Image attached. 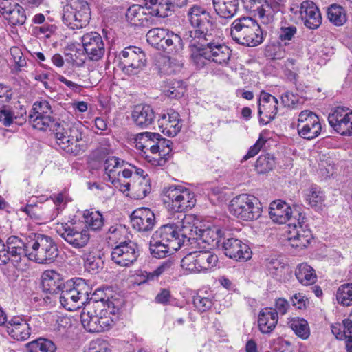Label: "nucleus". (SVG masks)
Returning <instances> with one entry per match:
<instances>
[{"instance_id":"nucleus-1","label":"nucleus","mask_w":352,"mask_h":352,"mask_svg":"<svg viewBox=\"0 0 352 352\" xmlns=\"http://www.w3.org/2000/svg\"><path fill=\"white\" fill-rule=\"evenodd\" d=\"M181 217L182 221L164 225L153 234L149 248L153 257L164 258L186 243H190L193 236V225L190 218L184 215Z\"/></svg>"},{"instance_id":"nucleus-2","label":"nucleus","mask_w":352,"mask_h":352,"mask_svg":"<svg viewBox=\"0 0 352 352\" xmlns=\"http://www.w3.org/2000/svg\"><path fill=\"white\" fill-rule=\"evenodd\" d=\"M100 289H97L92 294L89 303H92L91 308L85 309L80 314V321L84 328L90 333H99L109 329L118 319L120 302L116 299L104 300L98 298Z\"/></svg>"},{"instance_id":"nucleus-3","label":"nucleus","mask_w":352,"mask_h":352,"mask_svg":"<svg viewBox=\"0 0 352 352\" xmlns=\"http://www.w3.org/2000/svg\"><path fill=\"white\" fill-rule=\"evenodd\" d=\"M195 14L198 16V23L199 32L202 33L206 54L209 57L210 62H214L217 64L226 65L228 63L232 50L226 45L219 43L217 40L214 33V24L211 20L210 14L201 6L195 5L192 6Z\"/></svg>"},{"instance_id":"nucleus-4","label":"nucleus","mask_w":352,"mask_h":352,"mask_svg":"<svg viewBox=\"0 0 352 352\" xmlns=\"http://www.w3.org/2000/svg\"><path fill=\"white\" fill-rule=\"evenodd\" d=\"M50 128L56 144L66 153L78 155L85 151V144L81 143L83 130L81 122H55Z\"/></svg>"},{"instance_id":"nucleus-5","label":"nucleus","mask_w":352,"mask_h":352,"mask_svg":"<svg viewBox=\"0 0 352 352\" xmlns=\"http://www.w3.org/2000/svg\"><path fill=\"white\" fill-rule=\"evenodd\" d=\"M162 196L168 210L179 213L177 221H182L181 215L191 219L184 214L196 204L195 195L191 190L182 186H171L164 188Z\"/></svg>"},{"instance_id":"nucleus-6","label":"nucleus","mask_w":352,"mask_h":352,"mask_svg":"<svg viewBox=\"0 0 352 352\" xmlns=\"http://www.w3.org/2000/svg\"><path fill=\"white\" fill-rule=\"evenodd\" d=\"M188 21L193 28V30L186 32L184 35V40L188 43V47L190 51V59L192 63L199 69L203 68L210 62L209 57L206 54V48L203 39V35L199 32L198 16L195 14L193 7H191L188 12Z\"/></svg>"},{"instance_id":"nucleus-7","label":"nucleus","mask_w":352,"mask_h":352,"mask_svg":"<svg viewBox=\"0 0 352 352\" xmlns=\"http://www.w3.org/2000/svg\"><path fill=\"white\" fill-rule=\"evenodd\" d=\"M28 260L38 263H50L58 255L56 243L48 236L32 233L28 236Z\"/></svg>"},{"instance_id":"nucleus-8","label":"nucleus","mask_w":352,"mask_h":352,"mask_svg":"<svg viewBox=\"0 0 352 352\" xmlns=\"http://www.w3.org/2000/svg\"><path fill=\"white\" fill-rule=\"evenodd\" d=\"M212 236L215 234L216 239H211V245H216L226 256L237 261H246L252 256L249 246L234 237H226L220 230H211Z\"/></svg>"},{"instance_id":"nucleus-9","label":"nucleus","mask_w":352,"mask_h":352,"mask_svg":"<svg viewBox=\"0 0 352 352\" xmlns=\"http://www.w3.org/2000/svg\"><path fill=\"white\" fill-rule=\"evenodd\" d=\"M91 287L87 282L79 278L72 287H65L59 294V302L63 307L68 311H75L82 307L89 300Z\"/></svg>"},{"instance_id":"nucleus-10","label":"nucleus","mask_w":352,"mask_h":352,"mask_svg":"<svg viewBox=\"0 0 352 352\" xmlns=\"http://www.w3.org/2000/svg\"><path fill=\"white\" fill-rule=\"evenodd\" d=\"M229 210L233 216L243 221L256 220L263 212L258 199L249 194H241L234 197L230 201Z\"/></svg>"},{"instance_id":"nucleus-11","label":"nucleus","mask_w":352,"mask_h":352,"mask_svg":"<svg viewBox=\"0 0 352 352\" xmlns=\"http://www.w3.org/2000/svg\"><path fill=\"white\" fill-rule=\"evenodd\" d=\"M122 177L132 179V182L122 183V186L119 188L122 192L131 191V196L135 199H142L150 193V178L143 169L130 165L129 168H124Z\"/></svg>"},{"instance_id":"nucleus-12","label":"nucleus","mask_w":352,"mask_h":352,"mask_svg":"<svg viewBox=\"0 0 352 352\" xmlns=\"http://www.w3.org/2000/svg\"><path fill=\"white\" fill-rule=\"evenodd\" d=\"M90 19L91 12L86 0H67L63 8V22L72 30L85 27Z\"/></svg>"},{"instance_id":"nucleus-13","label":"nucleus","mask_w":352,"mask_h":352,"mask_svg":"<svg viewBox=\"0 0 352 352\" xmlns=\"http://www.w3.org/2000/svg\"><path fill=\"white\" fill-rule=\"evenodd\" d=\"M120 67L122 72L129 76L138 74L146 65L144 52L138 47L129 46L118 55Z\"/></svg>"},{"instance_id":"nucleus-14","label":"nucleus","mask_w":352,"mask_h":352,"mask_svg":"<svg viewBox=\"0 0 352 352\" xmlns=\"http://www.w3.org/2000/svg\"><path fill=\"white\" fill-rule=\"evenodd\" d=\"M295 214L298 216V218H294V221L288 224L289 227H294L293 230L289 232L288 241L291 246L303 249L310 243L312 235L305 223V215L299 211H296Z\"/></svg>"},{"instance_id":"nucleus-15","label":"nucleus","mask_w":352,"mask_h":352,"mask_svg":"<svg viewBox=\"0 0 352 352\" xmlns=\"http://www.w3.org/2000/svg\"><path fill=\"white\" fill-rule=\"evenodd\" d=\"M52 113L50 102L45 100L36 101L28 116L29 122L33 128L45 131L49 127H52L55 123L54 118L51 116Z\"/></svg>"},{"instance_id":"nucleus-16","label":"nucleus","mask_w":352,"mask_h":352,"mask_svg":"<svg viewBox=\"0 0 352 352\" xmlns=\"http://www.w3.org/2000/svg\"><path fill=\"white\" fill-rule=\"evenodd\" d=\"M297 130L304 139L311 140L318 137L322 131L319 117L309 110L301 111L298 115Z\"/></svg>"},{"instance_id":"nucleus-17","label":"nucleus","mask_w":352,"mask_h":352,"mask_svg":"<svg viewBox=\"0 0 352 352\" xmlns=\"http://www.w3.org/2000/svg\"><path fill=\"white\" fill-rule=\"evenodd\" d=\"M285 0H243L248 8L252 10L257 3H261L256 8L258 17L263 23L268 24L274 21L275 16L284 8Z\"/></svg>"},{"instance_id":"nucleus-18","label":"nucleus","mask_w":352,"mask_h":352,"mask_svg":"<svg viewBox=\"0 0 352 352\" xmlns=\"http://www.w3.org/2000/svg\"><path fill=\"white\" fill-rule=\"evenodd\" d=\"M330 126L342 136H352V111L337 107L328 116Z\"/></svg>"},{"instance_id":"nucleus-19","label":"nucleus","mask_w":352,"mask_h":352,"mask_svg":"<svg viewBox=\"0 0 352 352\" xmlns=\"http://www.w3.org/2000/svg\"><path fill=\"white\" fill-rule=\"evenodd\" d=\"M111 256L112 261L118 265L128 267L139 256L138 245L132 241L121 242L113 248Z\"/></svg>"},{"instance_id":"nucleus-20","label":"nucleus","mask_w":352,"mask_h":352,"mask_svg":"<svg viewBox=\"0 0 352 352\" xmlns=\"http://www.w3.org/2000/svg\"><path fill=\"white\" fill-rule=\"evenodd\" d=\"M57 233L67 243L76 249L85 247L90 239V234L87 229H78L67 223L62 224L57 229Z\"/></svg>"},{"instance_id":"nucleus-21","label":"nucleus","mask_w":352,"mask_h":352,"mask_svg":"<svg viewBox=\"0 0 352 352\" xmlns=\"http://www.w3.org/2000/svg\"><path fill=\"white\" fill-rule=\"evenodd\" d=\"M290 10L294 14L298 12L305 27L310 30L318 28L322 23L320 12L311 1H305L300 7H292Z\"/></svg>"},{"instance_id":"nucleus-22","label":"nucleus","mask_w":352,"mask_h":352,"mask_svg":"<svg viewBox=\"0 0 352 352\" xmlns=\"http://www.w3.org/2000/svg\"><path fill=\"white\" fill-rule=\"evenodd\" d=\"M83 49L88 58L93 61L101 59L105 52L104 43L101 35L96 32H90L81 37Z\"/></svg>"},{"instance_id":"nucleus-23","label":"nucleus","mask_w":352,"mask_h":352,"mask_svg":"<svg viewBox=\"0 0 352 352\" xmlns=\"http://www.w3.org/2000/svg\"><path fill=\"white\" fill-rule=\"evenodd\" d=\"M28 243V236L22 239L16 236H11L6 241L7 256L8 262L19 263L24 258L28 259L30 248Z\"/></svg>"},{"instance_id":"nucleus-24","label":"nucleus","mask_w":352,"mask_h":352,"mask_svg":"<svg viewBox=\"0 0 352 352\" xmlns=\"http://www.w3.org/2000/svg\"><path fill=\"white\" fill-rule=\"evenodd\" d=\"M0 16L11 25H21L26 20L24 9L13 0H0Z\"/></svg>"},{"instance_id":"nucleus-25","label":"nucleus","mask_w":352,"mask_h":352,"mask_svg":"<svg viewBox=\"0 0 352 352\" xmlns=\"http://www.w3.org/2000/svg\"><path fill=\"white\" fill-rule=\"evenodd\" d=\"M131 221L133 228L140 232H151L156 222L153 212L148 208H140L134 210Z\"/></svg>"},{"instance_id":"nucleus-26","label":"nucleus","mask_w":352,"mask_h":352,"mask_svg":"<svg viewBox=\"0 0 352 352\" xmlns=\"http://www.w3.org/2000/svg\"><path fill=\"white\" fill-rule=\"evenodd\" d=\"M157 125L163 133L170 137L175 136L182 126L179 114L173 109L162 113L157 120Z\"/></svg>"},{"instance_id":"nucleus-27","label":"nucleus","mask_w":352,"mask_h":352,"mask_svg":"<svg viewBox=\"0 0 352 352\" xmlns=\"http://www.w3.org/2000/svg\"><path fill=\"white\" fill-rule=\"evenodd\" d=\"M131 118L137 126L146 129L153 123L155 115L149 105L138 104L133 108Z\"/></svg>"},{"instance_id":"nucleus-28","label":"nucleus","mask_w":352,"mask_h":352,"mask_svg":"<svg viewBox=\"0 0 352 352\" xmlns=\"http://www.w3.org/2000/svg\"><path fill=\"white\" fill-rule=\"evenodd\" d=\"M8 334L17 340H25L30 336V327L25 320L19 317H13L7 324Z\"/></svg>"},{"instance_id":"nucleus-29","label":"nucleus","mask_w":352,"mask_h":352,"mask_svg":"<svg viewBox=\"0 0 352 352\" xmlns=\"http://www.w3.org/2000/svg\"><path fill=\"white\" fill-rule=\"evenodd\" d=\"M278 99L275 96L262 91L258 99V115L263 114L269 120H274L278 113Z\"/></svg>"},{"instance_id":"nucleus-30","label":"nucleus","mask_w":352,"mask_h":352,"mask_svg":"<svg viewBox=\"0 0 352 352\" xmlns=\"http://www.w3.org/2000/svg\"><path fill=\"white\" fill-rule=\"evenodd\" d=\"M124 165V162L121 161L116 157H109L106 159L104 164L108 180L117 188H121L122 186V183L119 176L121 173H122Z\"/></svg>"},{"instance_id":"nucleus-31","label":"nucleus","mask_w":352,"mask_h":352,"mask_svg":"<svg viewBox=\"0 0 352 352\" xmlns=\"http://www.w3.org/2000/svg\"><path fill=\"white\" fill-rule=\"evenodd\" d=\"M146 9L140 5H133L126 11V17L127 21L134 26H148L151 14L146 13Z\"/></svg>"},{"instance_id":"nucleus-32","label":"nucleus","mask_w":352,"mask_h":352,"mask_svg":"<svg viewBox=\"0 0 352 352\" xmlns=\"http://www.w3.org/2000/svg\"><path fill=\"white\" fill-rule=\"evenodd\" d=\"M278 320V314L271 307L263 309L258 315V323L263 333H269L276 327Z\"/></svg>"},{"instance_id":"nucleus-33","label":"nucleus","mask_w":352,"mask_h":352,"mask_svg":"<svg viewBox=\"0 0 352 352\" xmlns=\"http://www.w3.org/2000/svg\"><path fill=\"white\" fill-rule=\"evenodd\" d=\"M255 20L249 16H243L235 19L231 25L230 34L238 43L244 39L246 32L252 27Z\"/></svg>"},{"instance_id":"nucleus-34","label":"nucleus","mask_w":352,"mask_h":352,"mask_svg":"<svg viewBox=\"0 0 352 352\" xmlns=\"http://www.w3.org/2000/svg\"><path fill=\"white\" fill-rule=\"evenodd\" d=\"M160 135L157 133L144 132L138 134L135 138V148L145 154L150 151L153 155L155 150V141Z\"/></svg>"},{"instance_id":"nucleus-35","label":"nucleus","mask_w":352,"mask_h":352,"mask_svg":"<svg viewBox=\"0 0 352 352\" xmlns=\"http://www.w3.org/2000/svg\"><path fill=\"white\" fill-rule=\"evenodd\" d=\"M216 13L221 18L231 19L239 10V0H212Z\"/></svg>"},{"instance_id":"nucleus-36","label":"nucleus","mask_w":352,"mask_h":352,"mask_svg":"<svg viewBox=\"0 0 352 352\" xmlns=\"http://www.w3.org/2000/svg\"><path fill=\"white\" fill-rule=\"evenodd\" d=\"M155 142L154 155H155L156 157H152L153 160V164L162 166L166 160V156L168 155L172 151L171 146L173 143L170 140L162 138L161 136L157 137Z\"/></svg>"},{"instance_id":"nucleus-37","label":"nucleus","mask_w":352,"mask_h":352,"mask_svg":"<svg viewBox=\"0 0 352 352\" xmlns=\"http://www.w3.org/2000/svg\"><path fill=\"white\" fill-rule=\"evenodd\" d=\"M62 285V278L54 270H47L42 275V286L45 292L55 294Z\"/></svg>"},{"instance_id":"nucleus-38","label":"nucleus","mask_w":352,"mask_h":352,"mask_svg":"<svg viewBox=\"0 0 352 352\" xmlns=\"http://www.w3.org/2000/svg\"><path fill=\"white\" fill-rule=\"evenodd\" d=\"M161 50L172 55H180L184 50V43L181 36L168 31V34L164 41Z\"/></svg>"},{"instance_id":"nucleus-39","label":"nucleus","mask_w":352,"mask_h":352,"mask_svg":"<svg viewBox=\"0 0 352 352\" xmlns=\"http://www.w3.org/2000/svg\"><path fill=\"white\" fill-rule=\"evenodd\" d=\"M158 63L159 72L163 74H172L176 73L183 67L182 59L177 58L161 57Z\"/></svg>"},{"instance_id":"nucleus-40","label":"nucleus","mask_w":352,"mask_h":352,"mask_svg":"<svg viewBox=\"0 0 352 352\" xmlns=\"http://www.w3.org/2000/svg\"><path fill=\"white\" fill-rule=\"evenodd\" d=\"M295 275L298 281L304 285H310L316 281V274L314 270L307 263L298 265Z\"/></svg>"},{"instance_id":"nucleus-41","label":"nucleus","mask_w":352,"mask_h":352,"mask_svg":"<svg viewBox=\"0 0 352 352\" xmlns=\"http://www.w3.org/2000/svg\"><path fill=\"white\" fill-rule=\"evenodd\" d=\"M263 41V34L258 23L255 21L252 27L246 32L244 39L239 42V44L250 47H255Z\"/></svg>"},{"instance_id":"nucleus-42","label":"nucleus","mask_w":352,"mask_h":352,"mask_svg":"<svg viewBox=\"0 0 352 352\" xmlns=\"http://www.w3.org/2000/svg\"><path fill=\"white\" fill-rule=\"evenodd\" d=\"M200 273H207L211 271L218 263V257L210 251H198Z\"/></svg>"},{"instance_id":"nucleus-43","label":"nucleus","mask_w":352,"mask_h":352,"mask_svg":"<svg viewBox=\"0 0 352 352\" xmlns=\"http://www.w3.org/2000/svg\"><path fill=\"white\" fill-rule=\"evenodd\" d=\"M25 115L26 109L21 106L19 109L16 107L12 109L4 108L0 110V122L4 126H8L13 122L14 119L19 118L25 120V118L23 117Z\"/></svg>"},{"instance_id":"nucleus-44","label":"nucleus","mask_w":352,"mask_h":352,"mask_svg":"<svg viewBox=\"0 0 352 352\" xmlns=\"http://www.w3.org/2000/svg\"><path fill=\"white\" fill-rule=\"evenodd\" d=\"M31 219L34 220H44L45 221H52L58 216V208L53 212L43 211L40 212V208L37 206L28 205L21 209Z\"/></svg>"},{"instance_id":"nucleus-45","label":"nucleus","mask_w":352,"mask_h":352,"mask_svg":"<svg viewBox=\"0 0 352 352\" xmlns=\"http://www.w3.org/2000/svg\"><path fill=\"white\" fill-rule=\"evenodd\" d=\"M327 16L330 22L336 26H342L347 21L344 8L337 4H332L329 7Z\"/></svg>"},{"instance_id":"nucleus-46","label":"nucleus","mask_w":352,"mask_h":352,"mask_svg":"<svg viewBox=\"0 0 352 352\" xmlns=\"http://www.w3.org/2000/svg\"><path fill=\"white\" fill-rule=\"evenodd\" d=\"M83 217L86 226L91 230H100L104 226V218L99 211L87 210Z\"/></svg>"},{"instance_id":"nucleus-47","label":"nucleus","mask_w":352,"mask_h":352,"mask_svg":"<svg viewBox=\"0 0 352 352\" xmlns=\"http://www.w3.org/2000/svg\"><path fill=\"white\" fill-rule=\"evenodd\" d=\"M297 31L296 25L290 24L287 21H281L278 31L280 42L284 45H289V42L295 37Z\"/></svg>"},{"instance_id":"nucleus-48","label":"nucleus","mask_w":352,"mask_h":352,"mask_svg":"<svg viewBox=\"0 0 352 352\" xmlns=\"http://www.w3.org/2000/svg\"><path fill=\"white\" fill-rule=\"evenodd\" d=\"M28 352H55L54 343L45 338H40L26 344Z\"/></svg>"},{"instance_id":"nucleus-49","label":"nucleus","mask_w":352,"mask_h":352,"mask_svg":"<svg viewBox=\"0 0 352 352\" xmlns=\"http://www.w3.org/2000/svg\"><path fill=\"white\" fill-rule=\"evenodd\" d=\"M288 324L298 337L302 340H306L309 337V326L307 321L304 318H293L289 321Z\"/></svg>"},{"instance_id":"nucleus-50","label":"nucleus","mask_w":352,"mask_h":352,"mask_svg":"<svg viewBox=\"0 0 352 352\" xmlns=\"http://www.w3.org/2000/svg\"><path fill=\"white\" fill-rule=\"evenodd\" d=\"M296 211L298 210L296 208L292 210L290 207H289L288 210L283 208V209L269 212V214L273 221L283 224L287 222H294V218H298V216L295 214Z\"/></svg>"},{"instance_id":"nucleus-51","label":"nucleus","mask_w":352,"mask_h":352,"mask_svg":"<svg viewBox=\"0 0 352 352\" xmlns=\"http://www.w3.org/2000/svg\"><path fill=\"white\" fill-rule=\"evenodd\" d=\"M267 272L277 280L285 278L288 270L287 265L278 258H272L267 265Z\"/></svg>"},{"instance_id":"nucleus-52","label":"nucleus","mask_w":352,"mask_h":352,"mask_svg":"<svg viewBox=\"0 0 352 352\" xmlns=\"http://www.w3.org/2000/svg\"><path fill=\"white\" fill-rule=\"evenodd\" d=\"M163 91L164 95L170 98H180L184 94L185 87L182 80H169Z\"/></svg>"},{"instance_id":"nucleus-53","label":"nucleus","mask_w":352,"mask_h":352,"mask_svg":"<svg viewBox=\"0 0 352 352\" xmlns=\"http://www.w3.org/2000/svg\"><path fill=\"white\" fill-rule=\"evenodd\" d=\"M168 30L163 28H153L146 34V40L149 44L161 50L164 41L168 34Z\"/></svg>"},{"instance_id":"nucleus-54","label":"nucleus","mask_w":352,"mask_h":352,"mask_svg":"<svg viewBox=\"0 0 352 352\" xmlns=\"http://www.w3.org/2000/svg\"><path fill=\"white\" fill-rule=\"evenodd\" d=\"M175 8L177 7L173 1L161 0L156 8H152L150 14L153 16L164 18L171 15Z\"/></svg>"},{"instance_id":"nucleus-55","label":"nucleus","mask_w":352,"mask_h":352,"mask_svg":"<svg viewBox=\"0 0 352 352\" xmlns=\"http://www.w3.org/2000/svg\"><path fill=\"white\" fill-rule=\"evenodd\" d=\"M198 251L187 254L181 261V266L190 273H200Z\"/></svg>"},{"instance_id":"nucleus-56","label":"nucleus","mask_w":352,"mask_h":352,"mask_svg":"<svg viewBox=\"0 0 352 352\" xmlns=\"http://www.w3.org/2000/svg\"><path fill=\"white\" fill-rule=\"evenodd\" d=\"M336 298L338 303L343 306L352 305V283L344 284L339 287Z\"/></svg>"},{"instance_id":"nucleus-57","label":"nucleus","mask_w":352,"mask_h":352,"mask_svg":"<svg viewBox=\"0 0 352 352\" xmlns=\"http://www.w3.org/2000/svg\"><path fill=\"white\" fill-rule=\"evenodd\" d=\"M308 204L313 208H320L324 201V193L317 187H312L306 195Z\"/></svg>"},{"instance_id":"nucleus-58","label":"nucleus","mask_w":352,"mask_h":352,"mask_svg":"<svg viewBox=\"0 0 352 352\" xmlns=\"http://www.w3.org/2000/svg\"><path fill=\"white\" fill-rule=\"evenodd\" d=\"M84 266L91 274H96L103 267V261L99 256L89 254L87 256Z\"/></svg>"},{"instance_id":"nucleus-59","label":"nucleus","mask_w":352,"mask_h":352,"mask_svg":"<svg viewBox=\"0 0 352 352\" xmlns=\"http://www.w3.org/2000/svg\"><path fill=\"white\" fill-rule=\"evenodd\" d=\"M274 164V159L270 155H261L257 159L255 167L260 173H265L272 170Z\"/></svg>"},{"instance_id":"nucleus-60","label":"nucleus","mask_w":352,"mask_h":352,"mask_svg":"<svg viewBox=\"0 0 352 352\" xmlns=\"http://www.w3.org/2000/svg\"><path fill=\"white\" fill-rule=\"evenodd\" d=\"M87 352H111V347L107 340L96 339L90 342Z\"/></svg>"},{"instance_id":"nucleus-61","label":"nucleus","mask_w":352,"mask_h":352,"mask_svg":"<svg viewBox=\"0 0 352 352\" xmlns=\"http://www.w3.org/2000/svg\"><path fill=\"white\" fill-rule=\"evenodd\" d=\"M193 304L199 311L205 312L212 307L213 302L212 299L198 295L194 297Z\"/></svg>"},{"instance_id":"nucleus-62","label":"nucleus","mask_w":352,"mask_h":352,"mask_svg":"<svg viewBox=\"0 0 352 352\" xmlns=\"http://www.w3.org/2000/svg\"><path fill=\"white\" fill-rule=\"evenodd\" d=\"M13 96V91L10 86L0 83V105L9 102Z\"/></svg>"},{"instance_id":"nucleus-63","label":"nucleus","mask_w":352,"mask_h":352,"mask_svg":"<svg viewBox=\"0 0 352 352\" xmlns=\"http://www.w3.org/2000/svg\"><path fill=\"white\" fill-rule=\"evenodd\" d=\"M265 142L266 141L264 138L260 137L256 143L250 148L248 153L243 157V160H248V159L256 155L261 148L265 145Z\"/></svg>"},{"instance_id":"nucleus-64","label":"nucleus","mask_w":352,"mask_h":352,"mask_svg":"<svg viewBox=\"0 0 352 352\" xmlns=\"http://www.w3.org/2000/svg\"><path fill=\"white\" fill-rule=\"evenodd\" d=\"M56 30V26L49 23H45L41 26L35 27L34 28V32L36 34H44L47 38L50 37V36L54 34Z\"/></svg>"}]
</instances>
